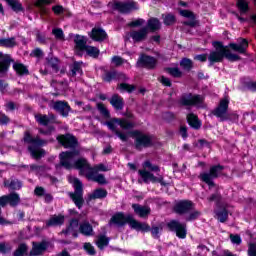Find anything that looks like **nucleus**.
Masks as SVG:
<instances>
[{
	"mask_svg": "<svg viewBox=\"0 0 256 256\" xmlns=\"http://www.w3.org/2000/svg\"><path fill=\"white\" fill-rule=\"evenodd\" d=\"M149 35V32L147 31V28L142 27L139 30L132 31L130 33L131 39L134 41V43H141L147 39Z\"/></svg>",
	"mask_w": 256,
	"mask_h": 256,
	"instance_id": "b1692460",
	"label": "nucleus"
},
{
	"mask_svg": "<svg viewBox=\"0 0 256 256\" xmlns=\"http://www.w3.org/2000/svg\"><path fill=\"white\" fill-rule=\"evenodd\" d=\"M204 101L205 98L200 94L186 93L181 96L179 103L182 107H197Z\"/></svg>",
	"mask_w": 256,
	"mask_h": 256,
	"instance_id": "9b49d317",
	"label": "nucleus"
},
{
	"mask_svg": "<svg viewBox=\"0 0 256 256\" xmlns=\"http://www.w3.org/2000/svg\"><path fill=\"white\" fill-rule=\"evenodd\" d=\"M112 9L113 11H118V13H121L122 15H129L130 13H133V11H139V3L133 0L128 2L115 0L112 4Z\"/></svg>",
	"mask_w": 256,
	"mask_h": 256,
	"instance_id": "9d476101",
	"label": "nucleus"
},
{
	"mask_svg": "<svg viewBox=\"0 0 256 256\" xmlns=\"http://www.w3.org/2000/svg\"><path fill=\"white\" fill-rule=\"evenodd\" d=\"M144 29H146L148 33H157V31H161V21L157 17H151L147 20Z\"/></svg>",
	"mask_w": 256,
	"mask_h": 256,
	"instance_id": "393cba45",
	"label": "nucleus"
},
{
	"mask_svg": "<svg viewBox=\"0 0 256 256\" xmlns=\"http://www.w3.org/2000/svg\"><path fill=\"white\" fill-rule=\"evenodd\" d=\"M86 55L88 57H92V59H99V55H101V50L95 46H90L86 44Z\"/></svg>",
	"mask_w": 256,
	"mask_h": 256,
	"instance_id": "79ce46f5",
	"label": "nucleus"
},
{
	"mask_svg": "<svg viewBox=\"0 0 256 256\" xmlns=\"http://www.w3.org/2000/svg\"><path fill=\"white\" fill-rule=\"evenodd\" d=\"M97 109H98L99 113L101 115H103V117H105V119H111V112H109V109H107V107H105V104L99 102L97 104Z\"/></svg>",
	"mask_w": 256,
	"mask_h": 256,
	"instance_id": "603ef678",
	"label": "nucleus"
},
{
	"mask_svg": "<svg viewBox=\"0 0 256 256\" xmlns=\"http://www.w3.org/2000/svg\"><path fill=\"white\" fill-rule=\"evenodd\" d=\"M180 66L183 67L186 71H191L193 69V60L189 58H183L180 61Z\"/></svg>",
	"mask_w": 256,
	"mask_h": 256,
	"instance_id": "5fc2aeb1",
	"label": "nucleus"
},
{
	"mask_svg": "<svg viewBox=\"0 0 256 256\" xmlns=\"http://www.w3.org/2000/svg\"><path fill=\"white\" fill-rule=\"evenodd\" d=\"M227 111H229V98L224 97L220 100L218 106L214 110H212V115L220 119L221 122L229 121L230 117Z\"/></svg>",
	"mask_w": 256,
	"mask_h": 256,
	"instance_id": "f8f14e48",
	"label": "nucleus"
},
{
	"mask_svg": "<svg viewBox=\"0 0 256 256\" xmlns=\"http://www.w3.org/2000/svg\"><path fill=\"white\" fill-rule=\"evenodd\" d=\"M224 59H228L231 63H235V61H241V56L231 53V50L228 48V50L225 51Z\"/></svg>",
	"mask_w": 256,
	"mask_h": 256,
	"instance_id": "864d4df0",
	"label": "nucleus"
},
{
	"mask_svg": "<svg viewBox=\"0 0 256 256\" xmlns=\"http://www.w3.org/2000/svg\"><path fill=\"white\" fill-rule=\"evenodd\" d=\"M0 47H4L5 49H13V47H17V41L15 37L0 38Z\"/></svg>",
	"mask_w": 256,
	"mask_h": 256,
	"instance_id": "f704fd0d",
	"label": "nucleus"
},
{
	"mask_svg": "<svg viewBox=\"0 0 256 256\" xmlns=\"http://www.w3.org/2000/svg\"><path fill=\"white\" fill-rule=\"evenodd\" d=\"M162 19L166 27H171L177 23V16L173 13L162 14Z\"/></svg>",
	"mask_w": 256,
	"mask_h": 256,
	"instance_id": "4c0bfd02",
	"label": "nucleus"
},
{
	"mask_svg": "<svg viewBox=\"0 0 256 256\" xmlns=\"http://www.w3.org/2000/svg\"><path fill=\"white\" fill-rule=\"evenodd\" d=\"M13 69L20 77H23L24 75H29V68H27V66H25V64L23 63H14Z\"/></svg>",
	"mask_w": 256,
	"mask_h": 256,
	"instance_id": "58836bf2",
	"label": "nucleus"
},
{
	"mask_svg": "<svg viewBox=\"0 0 256 256\" xmlns=\"http://www.w3.org/2000/svg\"><path fill=\"white\" fill-rule=\"evenodd\" d=\"M117 89L118 91H120V93H133V91H135V89H137V86L133 85V84H129V83H120L117 85Z\"/></svg>",
	"mask_w": 256,
	"mask_h": 256,
	"instance_id": "a19ab883",
	"label": "nucleus"
},
{
	"mask_svg": "<svg viewBox=\"0 0 256 256\" xmlns=\"http://www.w3.org/2000/svg\"><path fill=\"white\" fill-rule=\"evenodd\" d=\"M29 251V246L26 243H20L17 249L14 251L13 256H25Z\"/></svg>",
	"mask_w": 256,
	"mask_h": 256,
	"instance_id": "de8ad7c7",
	"label": "nucleus"
},
{
	"mask_svg": "<svg viewBox=\"0 0 256 256\" xmlns=\"http://www.w3.org/2000/svg\"><path fill=\"white\" fill-rule=\"evenodd\" d=\"M216 217L220 223H225L229 219V210L223 207L216 211Z\"/></svg>",
	"mask_w": 256,
	"mask_h": 256,
	"instance_id": "c03bdc74",
	"label": "nucleus"
},
{
	"mask_svg": "<svg viewBox=\"0 0 256 256\" xmlns=\"http://www.w3.org/2000/svg\"><path fill=\"white\" fill-rule=\"evenodd\" d=\"M108 245H109V237H107L105 235H101L98 237L97 247H99L100 249H103V248L107 247Z\"/></svg>",
	"mask_w": 256,
	"mask_h": 256,
	"instance_id": "6e6d98bb",
	"label": "nucleus"
},
{
	"mask_svg": "<svg viewBox=\"0 0 256 256\" xmlns=\"http://www.w3.org/2000/svg\"><path fill=\"white\" fill-rule=\"evenodd\" d=\"M23 141L28 145H35V147H45V145L49 143L47 140H43L39 136L33 137L29 130L24 132Z\"/></svg>",
	"mask_w": 256,
	"mask_h": 256,
	"instance_id": "a211bd4d",
	"label": "nucleus"
},
{
	"mask_svg": "<svg viewBox=\"0 0 256 256\" xmlns=\"http://www.w3.org/2000/svg\"><path fill=\"white\" fill-rule=\"evenodd\" d=\"M166 227L169 231L175 233L178 239L187 238V224L181 223L178 220H170Z\"/></svg>",
	"mask_w": 256,
	"mask_h": 256,
	"instance_id": "4468645a",
	"label": "nucleus"
},
{
	"mask_svg": "<svg viewBox=\"0 0 256 256\" xmlns=\"http://www.w3.org/2000/svg\"><path fill=\"white\" fill-rule=\"evenodd\" d=\"M179 15H181V17H185L186 19H190L182 22V25H184L185 27H191L192 29L195 27H199V20H197V15L195 14V12L187 9H180Z\"/></svg>",
	"mask_w": 256,
	"mask_h": 256,
	"instance_id": "2eb2a0df",
	"label": "nucleus"
},
{
	"mask_svg": "<svg viewBox=\"0 0 256 256\" xmlns=\"http://www.w3.org/2000/svg\"><path fill=\"white\" fill-rule=\"evenodd\" d=\"M186 121L188 125L195 131H199V129H201V126L203 125V122H201L199 116H197V114L195 113L187 114Z\"/></svg>",
	"mask_w": 256,
	"mask_h": 256,
	"instance_id": "bb28decb",
	"label": "nucleus"
},
{
	"mask_svg": "<svg viewBox=\"0 0 256 256\" xmlns=\"http://www.w3.org/2000/svg\"><path fill=\"white\" fill-rule=\"evenodd\" d=\"M108 195V192L104 188H97L88 196L90 201H95L96 199H105Z\"/></svg>",
	"mask_w": 256,
	"mask_h": 256,
	"instance_id": "72a5a7b5",
	"label": "nucleus"
},
{
	"mask_svg": "<svg viewBox=\"0 0 256 256\" xmlns=\"http://www.w3.org/2000/svg\"><path fill=\"white\" fill-rule=\"evenodd\" d=\"M74 43V53L76 57H83V52H86L87 39H85V36L77 34L74 38Z\"/></svg>",
	"mask_w": 256,
	"mask_h": 256,
	"instance_id": "6ab92c4d",
	"label": "nucleus"
},
{
	"mask_svg": "<svg viewBox=\"0 0 256 256\" xmlns=\"http://www.w3.org/2000/svg\"><path fill=\"white\" fill-rule=\"evenodd\" d=\"M21 203V197L17 192H12L7 195L0 196V207H17ZM2 210L0 208V225H5L7 220L1 216Z\"/></svg>",
	"mask_w": 256,
	"mask_h": 256,
	"instance_id": "1a4fd4ad",
	"label": "nucleus"
},
{
	"mask_svg": "<svg viewBox=\"0 0 256 256\" xmlns=\"http://www.w3.org/2000/svg\"><path fill=\"white\" fill-rule=\"evenodd\" d=\"M46 63L48 67H51L54 73H59V58L48 56L46 57Z\"/></svg>",
	"mask_w": 256,
	"mask_h": 256,
	"instance_id": "ea45409f",
	"label": "nucleus"
},
{
	"mask_svg": "<svg viewBox=\"0 0 256 256\" xmlns=\"http://www.w3.org/2000/svg\"><path fill=\"white\" fill-rule=\"evenodd\" d=\"M236 7L240 11V15H246V13H249V2L246 0H237Z\"/></svg>",
	"mask_w": 256,
	"mask_h": 256,
	"instance_id": "37998d69",
	"label": "nucleus"
},
{
	"mask_svg": "<svg viewBox=\"0 0 256 256\" xmlns=\"http://www.w3.org/2000/svg\"><path fill=\"white\" fill-rule=\"evenodd\" d=\"M97 109H98L99 113L101 115H103V117H105V119H111V112H109V109H107V107H105V104L99 102L97 104Z\"/></svg>",
	"mask_w": 256,
	"mask_h": 256,
	"instance_id": "3c124183",
	"label": "nucleus"
},
{
	"mask_svg": "<svg viewBox=\"0 0 256 256\" xmlns=\"http://www.w3.org/2000/svg\"><path fill=\"white\" fill-rule=\"evenodd\" d=\"M138 173L140 177L143 179L144 183H149V181H151V175H153V173L147 170H139Z\"/></svg>",
	"mask_w": 256,
	"mask_h": 256,
	"instance_id": "bf43d9fd",
	"label": "nucleus"
},
{
	"mask_svg": "<svg viewBox=\"0 0 256 256\" xmlns=\"http://www.w3.org/2000/svg\"><path fill=\"white\" fill-rule=\"evenodd\" d=\"M81 224H79V219L72 218L69 220V224L66 226L65 229H63L60 233L61 235H72L74 239H77L79 237V227Z\"/></svg>",
	"mask_w": 256,
	"mask_h": 256,
	"instance_id": "dca6fc26",
	"label": "nucleus"
},
{
	"mask_svg": "<svg viewBox=\"0 0 256 256\" xmlns=\"http://www.w3.org/2000/svg\"><path fill=\"white\" fill-rule=\"evenodd\" d=\"M36 7L39 9L40 15H43L44 17L49 16V13H51V10L45 7V4L42 2L36 3Z\"/></svg>",
	"mask_w": 256,
	"mask_h": 256,
	"instance_id": "13d9d810",
	"label": "nucleus"
},
{
	"mask_svg": "<svg viewBox=\"0 0 256 256\" xmlns=\"http://www.w3.org/2000/svg\"><path fill=\"white\" fill-rule=\"evenodd\" d=\"M74 192H69V197L77 209H83L85 199L83 198V182L79 178L73 180Z\"/></svg>",
	"mask_w": 256,
	"mask_h": 256,
	"instance_id": "6e6552de",
	"label": "nucleus"
},
{
	"mask_svg": "<svg viewBox=\"0 0 256 256\" xmlns=\"http://www.w3.org/2000/svg\"><path fill=\"white\" fill-rule=\"evenodd\" d=\"M221 199H223L221 193H214L208 198V201L210 203H213V201H215L217 205H219V203H221Z\"/></svg>",
	"mask_w": 256,
	"mask_h": 256,
	"instance_id": "338daca9",
	"label": "nucleus"
},
{
	"mask_svg": "<svg viewBox=\"0 0 256 256\" xmlns=\"http://www.w3.org/2000/svg\"><path fill=\"white\" fill-rule=\"evenodd\" d=\"M88 35L90 39H92V41H96L97 43H103V41H105V39L109 37L105 29L101 27L92 28L91 32H89Z\"/></svg>",
	"mask_w": 256,
	"mask_h": 256,
	"instance_id": "412c9836",
	"label": "nucleus"
},
{
	"mask_svg": "<svg viewBox=\"0 0 256 256\" xmlns=\"http://www.w3.org/2000/svg\"><path fill=\"white\" fill-rule=\"evenodd\" d=\"M0 61V77L5 75L7 71H9V67H11V63H13V59H11L10 55H5L1 57Z\"/></svg>",
	"mask_w": 256,
	"mask_h": 256,
	"instance_id": "2f4dec72",
	"label": "nucleus"
},
{
	"mask_svg": "<svg viewBox=\"0 0 256 256\" xmlns=\"http://www.w3.org/2000/svg\"><path fill=\"white\" fill-rule=\"evenodd\" d=\"M166 73H168L169 75H171L172 77L179 79L181 77H183V72L181 70H179L178 67H167L165 68Z\"/></svg>",
	"mask_w": 256,
	"mask_h": 256,
	"instance_id": "09e8293b",
	"label": "nucleus"
},
{
	"mask_svg": "<svg viewBox=\"0 0 256 256\" xmlns=\"http://www.w3.org/2000/svg\"><path fill=\"white\" fill-rule=\"evenodd\" d=\"M145 25V19L138 18L128 23V27L135 28V27H143Z\"/></svg>",
	"mask_w": 256,
	"mask_h": 256,
	"instance_id": "680f3d73",
	"label": "nucleus"
},
{
	"mask_svg": "<svg viewBox=\"0 0 256 256\" xmlns=\"http://www.w3.org/2000/svg\"><path fill=\"white\" fill-rule=\"evenodd\" d=\"M7 3L9 7H11L12 11L15 13H19L21 11H25V8H23V4L17 0H7Z\"/></svg>",
	"mask_w": 256,
	"mask_h": 256,
	"instance_id": "a18cd8bd",
	"label": "nucleus"
},
{
	"mask_svg": "<svg viewBox=\"0 0 256 256\" xmlns=\"http://www.w3.org/2000/svg\"><path fill=\"white\" fill-rule=\"evenodd\" d=\"M53 109L62 117H69V113L71 112V106L67 101L58 100L54 102Z\"/></svg>",
	"mask_w": 256,
	"mask_h": 256,
	"instance_id": "4be33fe9",
	"label": "nucleus"
},
{
	"mask_svg": "<svg viewBox=\"0 0 256 256\" xmlns=\"http://www.w3.org/2000/svg\"><path fill=\"white\" fill-rule=\"evenodd\" d=\"M173 213L176 215H187L185 217V221L187 223H191V221H197L199 216L201 215V211L195 210V203L191 200H179L176 202L172 208Z\"/></svg>",
	"mask_w": 256,
	"mask_h": 256,
	"instance_id": "7ed1b4c3",
	"label": "nucleus"
},
{
	"mask_svg": "<svg viewBox=\"0 0 256 256\" xmlns=\"http://www.w3.org/2000/svg\"><path fill=\"white\" fill-rule=\"evenodd\" d=\"M65 223V216L63 214L54 215L46 221V227H61Z\"/></svg>",
	"mask_w": 256,
	"mask_h": 256,
	"instance_id": "c756f323",
	"label": "nucleus"
},
{
	"mask_svg": "<svg viewBox=\"0 0 256 256\" xmlns=\"http://www.w3.org/2000/svg\"><path fill=\"white\" fill-rule=\"evenodd\" d=\"M132 219H133V215L131 214H128L125 216L123 212H117L111 217L110 223H113L118 227H124V225H127V223L128 225H130Z\"/></svg>",
	"mask_w": 256,
	"mask_h": 256,
	"instance_id": "f3484780",
	"label": "nucleus"
},
{
	"mask_svg": "<svg viewBox=\"0 0 256 256\" xmlns=\"http://www.w3.org/2000/svg\"><path fill=\"white\" fill-rule=\"evenodd\" d=\"M132 209L134 210V213L141 218L148 217L151 213V208L141 206V204H132Z\"/></svg>",
	"mask_w": 256,
	"mask_h": 256,
	"instance_id": "7c9ffc66",
	"label": "nucleus"
},
{
	"mask_svg": "<svg viewBox=\"0 0 256 256\" xmlns=\"http://www.w3.org/2000/svg\"><path fill=\"white\" fill-rule=\"evenodd\" d=\"M115 78L116 70L105 71L102 75V81H104V83H111V81H115Z\"/></svg>",
	"mask_w": 256,
	"mask_h": 256,
	"instance_id": "8fccbe9b",
	"label": "nucleus"
},
{
	"mask_svg": "<svg viewBox=\"0 0 256 256\" xmlns=\"http://www.w3.org/2000/svg\"><path fill=\"white\" fill-rule=\"evenodd\" d=\"M79 233L85 237H92L93 235V225L89 221H84L79 226Z\"/></svg>",
	"mask_w": 256,
	"mask_h": 256,
	"instance_id": "473e14b6",
	"label": "nucleus"
},
{
	"mask_svg": "<svg viewBox=\"0 0 256 256\" xmlns=\"http://www.w3.org/2000/svg\"><path fill=\"white\" fill-rule=\"evenodd\" d=\"M52 35H54L55 39H65V34L61 28H54L52 30Z\"/></svg>",
	"mask_w": 256,
	"mask_h": 256,
	"instance_id": "69168bd1",
	"label": "nucleus"
},
{
	"mask_svg": "<svg viewBox=\"0 0 256 256\" xmlns=\"http://www.w3.org/2000/svg\"><path fill=\"white\" fill-rule=\"evenodd\" d=\"M117 125L121 127L124 131H129L130 129L135 128V123L125 119V118H111L109 121H106V126L112 133H114L120 141L127 143L129 141V135L123 133L117 129Z\"/></svg>",
	"mask_w": 256,
	"mask_h": 256,
	"instance_id": "20e7f679",
	"label": "nucleus"
},
{
	"mask_svg": "<svg viewBox=\"0 0 256 256\" xmlns=\"http://www.w3.org/2000/svg\"><path fill=\"white\" fill-rule=\"evenodd\" d=\"M109 103L115 111H123V107H125V100L119 94H113L109 99Z\"/></svg>",
	"mask_w": 256,
	"mask_h": 256,
	"instance_id": "cd10ccee",
	"label": "nucleus"
},
{
	"mask_svg": "<svg viewBox=\"0 0 256 256\" xmlns=\"http://www.w3.org/2000/svg\"><path fill=\"white\" fill-rule=\"evenodd\" d=\"M49 249V242L42 240L41 242H32V249L28 256H40Z\"/></svg>",
	"mask_w": 256,
	"mask_h": 256,
	"instance_id": "aec40b11",
	"label": "nucleus"
},
{
	"mask_svg": "<svg viewBox=\"0 0 256 256\" xmlns=\"http://www.w3.org/2000/svg\"><path fill=\"white\" fill-rule=\"evenodd\" d=\"M35 121H37L39 125H43L44 127H47V125L51 123V119H49V116H47V114H36Z\"/></svg>",
	"mask_w": 256,
	"mask_h": 256,
	"instance_id": "49530a36",
	"label": "nucleus"
},
{
	"mask_svg": "<svg viewBox=\"0 0 256 256\" xmlns=\"http://www.w3.org/2000/svg\"><path fill=\"white\" fill-rule=\"evenodd\" d=\"M143 167H144L145 169H149V171H154L155 173H158V171H161V169L159 168V166L153 165V164L151 163V161H149V160H146V161L144 162Z\"/></svg>",
	"mask_w": 256,
	"mask_h": 256,
	"instance_id": "052dcab7",
	"label": "nucleus"
},
{
	"mask_svg": "<svg viewBox=\"0 0 256 256\" xmlns=\"http://www.w3.org/2000/svg\"><path fill=\"white\" fill-rule=\"evenodd\" d=\"M28 151L33 157V159L39 160L42 157H45V150L42 148H37L35 146H29Z\"/></svg>",
	"mask_w": 256,
	"mask_h": 256,
	"instance_id": "c9c22d12",
	"label": "nucleus"
},
{
	"mask_svg": "<svg viewBox=\"0 0 256 256\" xmlns=\"http://www.w3.org/2000/svg\"><path fill=\"white\" fill-rule=\"evenodd\" d=\"M248 256H256V244L250 243L248 245Z\"/></svg>",
	"mask_w": 256,
	"mask_h": 256,
	"instance_id": "774afa93",
	"label": "nucleus"
},
{
	"mask_svg": "<svg viewBox=\"0 0 256 256\" xmlns=\"http://www.w3.org/2000/svg\"><path fill=\"white\" fill-rule=\"evenodd\" d=\"M134 139V147L136 151H143V149H149L153 147L155 143L153 142V135L143 133L140 130H132L128 132Z\"/></svg>",
	"mask_w": 256,
	"mask_h": 256,
	"instance_id": "423d86ee",
	"label": "nucleus"
},
{
	"mask_svg": "<svg viewBox=\"0 0 256 256\" xmlns=\"http://www.w3.org/2000/svg\"><path fill=\"white\" fill-rule=\"evenodd\" d=\"M74 169L79 171L80 177H86V179L89 180L92 179V181L99 183V185H107V179L105 178V175L98 174L95 176V168L91 166L86 158H78L74 162Z\"/></svg>",
	"mask_w": 256,
	"mask_h": 256,
	"instance_id": "f03ea898",
	"label": "nucleus"
},
{
	"mask_svg": "<svg viewBox=\"0 0 256 256\" xmlns=\"http://www.w3.org/2000/svg\"><path fill=\"white\" fill-rule=\"evenodd\" d=\"M160 231H163V227H161V226L153 225L152 227H150V232L152 234V237H154V239H159Z\"/></svg>",
	"mask_w": 256,
	"mask_h": 256,
	"instance_id": "0e129e2a",
	"label": "nucleus"
},
{
	"mask_svg": "<svg viewBox=\"0 0 256 256\" xmlns=\"http://www.w3.org/2000/svg\"><path fill=\"white\" fill-rule=\"evenodd\" d=\"M56 140L64 149H72V151H64L59 154V166L67 170L75 169V164H72L71 161L80 155L79 150H77L79 140L71 133L60 134L56 137Z\"/></svg>",
	"mask_w": 256,
	"mask_h": 256,
	"instance_id": "f257e3e1",
	"label": "nucleus"
},
{
	"mask_svg": "<svg viewBox=\"0 0 256 256\" xmlns=\"http://www.w3.org/2000/svg\"><path fill=\"white\" fill-rule=\"evenodd\" d=\"M130 227L131 229H134L135 231H140L141 233H149L151 231V226L145 222L137 221L132 216V220L130 221Z\"/></svg>",
	"mask_w": 256,
	"mask_h": 256,
	"instance_id": "a878e982",
	"label": "nucleus"
},
{
	"mask_svg": "<svg viewBox=\"0 0 256 256\" xmlns=\"http://www.w3.org/2000/svg\"><path fill=\"white\" fill-rule=\"evenodd\" d=\"M225 59V50H213L208 55L209 65H215V63H223Z\"/></svg>",
	"mask_w": 256,
	"mask_h": 256,
	"instance_id": "5701e85b",
	"label": "nucleus"
},
{
	"mask_svg": "<svg viewBox=\"0 0 256 256\" xmlns=\"http://www.w3.org/2000/svg\"><path fill=\"white\" fill-rule=\"evenodd\" d=\"M11 123V118L7 116L3 111H0V125L1 126H7Z\"/></svg>",
	"mask_w": 256,
	"mask_h": 256,
	"instance_id": "e2e57ef3",
	"label": "nucleus"
},
{
	"mask_svg": "<svg viewBox=\"0 0 256 256\" xmlns=\"http://www.w3.org/2000/svg\"><path fill=\"white\" fill-rule=\"evenodd\" d=\"M81 65H83L82 61H74L73 64L70 65L71 77H77V73L78 75H83V68Z\"/></svg>",
	"mask_w": 256,
	"mask_h": 256,
	"instance_id": "e433bc0d",
	"label": "nucleus"
},
{
	"mask_svg": "<svg viewBox=\"0 0 256 256\" xmlns=\"http://www.w3.org/2000/svg\"><path fill=\"white\" fill-rule=\"evenodd\" d=\"M212 45L215 48L214 51H228V49H231L240 55H247V49H249V40L246 38H241V41L238 44L230 42L227 46L223 45V42L221 41H214Z\"/></svg>",
	"mask_w": 256,
	"mask_h": 256,
	"instance_id": "0eeeda50",
	"label": "nucleus"
},
{
	"mask_svg": "<svg viewBox=\"0 0 256 256\" xmlns=\"http://www.w3.org/2000/svg\"><path fill=\"white\" fill-rule=\"evenodd\" d=\"M4 187L10 189V191H19L23 187V182L17 178H11L4 181Z\"/></svg>",
	"mask_w": 256,
	"mask_h": 256,
	"instance_id": "c85d7f7f",
	"label": "nucleus"
},
{
	"mask_svg": "<svg viewBox=\"0 0 256 256\" xmlns=\"http://www.w3.org/2000/svg\"><path fill=\"white\" fill-rule=\"evenodd\" d=\"M223 171H225V166L221 164L212 165L208 172L200 173L198 179L208 185L209 189H213L217 186L215 179H219V177L223 175Z\"/></svg>",
	"mask_w": 256,
	"mask_h": 256,
	"instance_id": "39448f33",
	"label": "nucleus"
},
{
	"mask_svg": "<svg viewBox=\"0 0 256 256\" xmlns=\"http://www.w3.org/2000/svg\"><path fill=\"white\" fill-rule=\"evenodd\" d=\"M158 63L159 61L157 60V58L142 53L140 54L136 62V67H139L141 69H147L148 71H153L154 69H157Z\"/></svg>",
	"mask_w": 256,
	"mask_h": 256,
	"instance_id": "ddd939ff",
	"label": "nucleus"
},
{
	"mask_svg": "<svg viewBox=\"0 0 256 256\" xmlns=\"http://www.w3.org/2000/svg\"><path fill=\"white\" fill-rule=\"evenodd\" d=\"M162 119H164L166 123H173V121L177 120V115L171 111H167L162 114Z\"/></svg>",
	"mask_w": 256,
	"mask_h": 256,
	"instance_id": "4d7b16f0",
	"label": "nucleus"
}]
</instances>
